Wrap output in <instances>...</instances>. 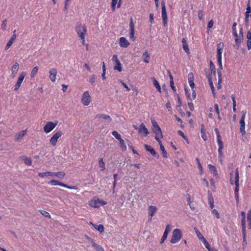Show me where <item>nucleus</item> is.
I'll return each mask as SVG.
<instances>
[{
  "instance_id": "c03bdc74",
  "label": "nucleus",
  "mask_w": 251,
  "mask_h": 251,
  "mask_svg": "<svg viewBox=\"0 0 251 251\" xmlns=\"http://www.w3.org/2000/svg\"><path fill=\"white\" fill-rule=\"evenodd\" d=\"M99 164L100 168H101V170L103 171L105 170V164L103 161L102 158H100L99 160Z\"/></svg>"
},
{
  "instance_id": "a211bd4d",
  "label": "nucleus",
  "mask_w": 251,
  "mask_h": 251,
  "mask_svg": "<svg viewBox=\"0 0 251 251\" xmlns=\"http://www.w3.org/2000/svg\"><path fill=\"white\" fill-rule=\"evenodd\" d=\"M171 226L170 225H167L166 226V228H165V231L164 232V233H163V235L161 239V241H160V243L161 244H162L163 243H164V242L165 241V240L166 239L167 236H168V233L170 232V231H171Z\"/></svg>"
},
{
  "instance_id": "2f4dec72",
  "label": "nucleus",
  "mask_w": 251,
  "mask_h": 251,
  "mask_svg": "<svg viewBox=\"0 0 251 251\" xmlns=\"http://www.w3.org/2000/svg\"><path fill=\"white\" fill-rule=\"evenodd\" d=\"M242 221L241 225L242 228H246V213L244 211L241 212Z\"/></svg>"
},
{
  "instance_id": "412c9836",
  "label": "nucleus",
  "mask_w": 251,
  "mask_h": 251,
  "mask_svg": "<svg viewBox=\"0 0 251 251\" xmlns=\"http://www.w3.org/2000/svg\"><path fill=\"white\" fill-rule=\"evenodd\" d=\"M27 133V130H24L17 134L15 136V140L17 142H20L23 137Z\"/></svg>"
},
{
  "instance_id": "e2e57ef3",
  "label": "nucleus",
  "mask_w": 251,
  "mask_h": 251,
  "mask_svg": "<svg viewBox=\"0 0 251 251\" xmlns=\"http://www.w3.org/2000/svg\"><path fill=\"white\" fill-rule=\"evenodd\" d=\"M213 25V21L212 20H211L209 21L207 25L208 29H210Z\"/></svg>"
},
{
  "instance_id": "052dcab7",
  "label": "nucleus",
  "mask_w": 251,
  "mask_h": 251,
  "mask_svg": "<svg viewBox=\"0 0 251 251\" xmlns=\"http://www.w3.org/2000/svg\"><path fill=\"white\" fill-rule=\"evenodd\" d=\"M249 17H250V15H245V24L246 26H248L249 24Z\"/></svg>"
},
{
  "instance_id": "a19ab883",
  "label": "nucleus",
  "mask_w": 251,
  "mask_h": 251,
  "mask_svg": "<svg viewBox=\"0 0 251 251\" xmlns=\"http://www.w3.org/2000/svg\"><path fill=\"white\" fill-rule=\"evenodd\" d=\"M231 98V99H232V100L233 102V103H232L233 104V111L234 112H236V104L235 96L234 95H232Z\"/></svg>"
},
{
  "instance_id": "4d7b16f0",
  "label": "nucleus",
  "mask_w": 251,
  "mask_h": 251,
  "mask_svg": "<svg viewBox=\"0 0 251 251\" xmlns=\"http://www.w3.org/2000/svg\"><path fill=\"white\" fill-rule=\"evenodd\" d=\"M182 47H183V50L185 51V52L187 54H190V50H189V47H188V46L187 44H185L184 45H182Z\"/></svg>"
},
{
  "instance_id": "864d4df0",
  "label": "nucleus",
  "mask_w": 251,
  "mask_h": 251,
  "mask_svg": "<svg viewBox=\"0 0 251 251\" xmlns=\"http://www.w3.org/2000/svg\"><path fill=\"white\" fill-rule=\"evenodd\" d=\"M218 77H219V80H218V88L221 89V72H218Z\"/></svg>"
},
{
  "instance_id": "7c9ffc66",
  "label": "nucleus",
  "mask_w": 251,
  "mask_h": 251,
  "mask_svg": "<svg viewBox=\"0 0 251 251\" xmlns=\"http://www.w3.org/2000/svg\"><path fill=\"white\" fill-rule=\"evenodd\" d=\"M66 175L64 172H52V176H55L59 178H63Z\"/></svg>"
},
{
  "instance_id": "603ef678",
  "label": "nucleus",
  "mask_w": 251,
  "mask_h": 251,
  "mask_svg": "<svg viewBox=\"0 0 251 251\" xmlns=\"http://www.w3.org/2000/svg\"><path fill=\"white\" fill-rule=\"evenodd\" d=\"M215 131L216 134L217 142H219V141H222V140L221 139L220 134V133H219V131L218 129L217 128H215Z\"/></svg>"
},
{
  "instance_id": "f257e3e1",
  "label": "nucleus",
  "mask_w": 251,
  "mask_h": 251,
  "mask_svg": "<svg viewBox=\"0 0 251 251\" xmlns=\"http://www.w3.org/2000/svg\"><path fill=\"white\" fill-rule=\"evenodd\" d=\"M233 171H232L230 173V183L233 185L234 183L235 187L234 189L235 198L237 203L239 202V176L238 168H237L235 172V179H233Z\"/></svg>"
},
{
  "instance_id": "aec40b11",
  "label": "nucleus",
  "mask_w": 251,
  "mask_h": 251,
  "mask_svg": "<svg viewBox=\"0 0 251 251\" xmlns=\"http://www.w3.org/2000/svg\"><path fill=\"white\" fill-rule=\"evenodd\" d=\"M111 133L112 135L115 137V138H116L119 141L121 146L122 147H123L125 144V141L121 138L120 134H119L117 131H113Z\"/></svg>"
},
{
  "instance_id": "9d476101",
  "label": "nucleus",
  "mask_w": 251,
  "mask_h": 251,
  "mask_svg": "<svg viewBox=\"0 0 251 251\" xmlns=\"http://www.w3.org/2000/svg\"><path fill=\"white\" fill-rule=\"evenodd\" d=\"M26 73L25 72H22L20 73L17 81L14 86V90L17 91L21 87V84L23 82Z\"/></svg>"
},
{
  "instance_id": "473e14b6",
  "label": "nucleus",
  "mask_w": 251,
  "mask_h": 251,
  "mask_svg": "<svg viewBox=\"0 0 251 251\" xmlns=\"http://www.w3.org/2000/svg\"><path fill=\"white\" fill-rule=\"evenodd\" d=\"M152 79H153V84L154 87L156 88V89H157V90L158 92L161 93V87L159 85V82L155 78H153Z\"/></svg>"
},
{
  "instance_id": "69168bd1",
  "label": "nucleus",
  "mask_w": 251,
  "mask_h": 251,
  "mask_svg": "<svg viewBox=\"0 0 251 251\" xmlns=\"http://www.w3.org/2000/svg\"><path fill=\"white\" fill-rule=\"evenodd\" d=\"M13 43V42L12 41H11L9 40L6 44V46L5 47V50H8L11 47V46L12 45Z\"/></svg>"
},
{
  "instance_id": "6ab92c4d",
  "label": "nucleus",
  "mask_w": 251,
  "mask_h": 251,
  "mask_svg": "<svg viewBox=\"0 0 251 251\" xmlns=\"http://www.w3.org/2000/svg\"><path fill=\"white\" fill-rule=\"evenodd\" d=\"M49 77L50 80L54 82L56 80L57 75V70L55 68H51L49 71Z\"/></svg>"
},
{
  "instance_id": "c9c22d12",
  "label": "nucleus",
  "mask_w": 251,
  "mask_h": 251,
  "mask_svg": "<svg viewBox=\"0 0 251 251\" xmlns=\"http://www.w3.org/2000/svg\"><path fill=\"white\" fill-rule=\"evenodd\" d=\"M192 90H193L192 97L191 98L190 95L188 93V92L185 89V92H186L187 97L188 99L191 100H192L195 99L196 98V92L193 89H192Z\"/></svg>"
},
{
  "instance_id": "8fccbe9b",
  "label": "nucleus",
  "mask_w": 251,
  "mask_h": 251,
  "mask_svg": "<svg viewBox=\"0 0 251 251\" xmlns=\"http://www.w3.org/2000/svg\"><path fill=\"white\" fill-rule=\"evenodd\" d=\"M96 77L95 75H91L89 77V82L93 84L95 82Z\"/></svg>"
},
{
  "instance_id": "4c0bfd02",
  "label": "nucleus",
  "mask_w": 251,
  "mask_h": 251,
  "mask_svg": "<svg viewBox=\"0 0 251 251\" xmlns=\"http://www.w3.org/2000/svg\"><path fill=\"white\" fill-rule=\"evenodd\" d=\"M92 246L95 248L97 251H104L103 249L100 245L96 244L93 241L92 243Z\"/></svg>"
},
{
  "instance_id": "20e7f679",
  "label": "nucleus",
  "mask_w": 251,
  "mask_h": 251,
  "mask_svg": "<svg viewBox=\"0 0 251 251\" xmlns=\"http://www.w3.org/2000/svg\"><path fill=\"white\" fill-rule=\"evenodd\" d=\"M224 44L220 42L217 45V58L218 64L219 65L221 70L223 69L222 63V54L224 48Z\"/></svg>"
},
{
  "instance_id": "7ed1b4c3",
  "label": "nucleus",
  "mask_w": 251,
  "mask_h": 251,
  "mask_svg": "<svg viewBox=\"0 0 251 251\" xmlns=\"http://www.w3.org/2000/svg\"><path fill=\"white\" fill-rule=\"evenodd\" d=\"M182 232L180 229L175 228L173 231L172 236L171 239V243L176 244L178 242L182 237Z\"/></svg>"
},
{
  "instance_id": "a878e982",
  "label": "nucleus",
  "mask_w": 251,
  "mask_h": 251,
  "mask_svg": "<svg viewBox=\"0 0 251 251\" xmlns=\"http://www.w3.org/2000/svg\"><path fill=\"white\" fill-rule=\"evenodd\" d=\"M239 39H236V45L239 46V45L242 42L243 40V29L242 27H241L239 30Z\"/></svg>"
},
{
  "instance_id": "0e129e2a",
  "label": "nucleus",
  "mask_w": 251,
  "mask_h": 251,
  "mask_svg": "<svg viewBox=\"0 0 251 251\" xmlns=\"http://www.w3.org/2000/svg\"><path fill=\"white\" fill-rule=\"evenodd\" d=\"M15 32H16V30H15L13 31V34L12 35V37H11V38L10 39V40L12 41L13 42L15 41V40L16 39V38L17 37V35L15 34Z\"/></svg>"
},
{
  "instance_id": "49530a36",
  "label": "nucleus",
  "mask_w": 251,
  "mask_h": 251,
  "mask_svg": "<svg viewBox=\"0 0 251 251\" xmlns=\"http://www.w3.org/2000/svg\"><path fill=\"white\" fill-rule=\"evenodd\" d=\"M160 150H161V151H162L163 156L164 158H167L168 157L167 153V152L165 151L164 147V146L161 147Z\"/></svg>"
},
{
  "instance_id": "3c124183",
  "label": "nucleus",
  "mask_w": 251,
  "mask_h": 251,
  "mask_svg": "<svg viewBox=\"0 0 251 251\" xmlns=\"http://www.w3.org/2000/svg\"><path fill=\"white\" fill-rule=\"evenodd\" d=\"M196 233L199 239L201 241L205 239L204 237L201 235V232L198 230L196 231Z\"/></svg>"
},
{
  "instance_id": "a18cd8bd",
  "label": "nucleus",
  "mask_w": 251,
  "mask_h": 251,
  "mask_svg": "<svg viewBox=\"0 0 251 251\" xmlns=\"http://www.w3.org/2000/svg\"><path fill=\"white\" fill-rule=\"evenodd\" d=\"M120 45L122 47H126V38L125 37H121L120 38Z\"/></svg>"
},
{
  "instance_id": "39448f33",
  "label": "nucleus",
  "mask_w": 251,
  "mask_h": 251,
  "mask_svg": "<svg viewBox=\"0 0 251 251\" xmlns=\"http://www.w3.org/2000/svg\"><path fill=\"white\" fill-rule=\"evenodd\" d=\"M107 202L105 201L100 200L97 197L93 198L89 202L90 206L94 208H98L100 205H104L106 204Z\"/></svg>"
},
{
  "instance_id": "dca6fc26",
  "label": "nucleus",
  "mask_w": 251,
  "mask_h": 251,
  "mask_svg": "<svg viewBox=\"0 0 251 251\" xmlns=\"http://www.w3.org/2000/svg\"><path fill=\"white\" fill-rule=\"evenodd\" d=\"M129 38L132 41H134L135 40V37L134 36V24L133 22V20L132 19H130L129 25Z\"/></svg>"
},
{
  "instance_id": "b1692460",
  "label": "nucleus",
  "mask_w": 251,
  "mask_h": 251,
  "mask_svg": "<svg viewBox=\"0 0 251 251\" xmlns=\"http://www.w3.org/2000/svg\"><path fill=\"white\" fill-rule=\"evenodd\" d=\"M145 148H146V150L149 152H150L152 155L157 157V158L159 157V156L157 155V153L154 149L152 148L151 146L145 144Z\"/></svg>"
},
{
  "instance_id": "e433bc0d",
  "label": "nucleus",
  "mask_w": 251,
  "mask_h": 251,
  "mask_svg": "<svg viewBox=\"0 0 251 251\" xmlns=\"http://www.w3.org/2000/svg\"><path fill=\"white\" fill-rule=\"evenodd\" d=\"M243 235V247H246L247 244V240H246V229L242 228Z\"/></svg>"
},
{
  "instance_id": "4468645a",
  "label": "nucleus",
  "mask_w": 251,
  "mask_h": 251,
  "mask_svg": "<svg viewBox=\"0 0 251 251\" xmlns=\"http://www.w3.org/2000/svg\"><path fill=\"white\" fill-rule=\"evenodd\" d=\"M138 133L141 136L144 137L147 136L149 134V130L148 128L146 127L144 123H141V124H140L138 128Z\"/></svg>"
},
{
  "instance_id": "5701e85b",
  "label": "nucleus",
  "mask_w": 251,
  "mask_h": 251,
  "mask_svg": "<svg viewBox=\"0 0 251 251\" xmlns=\"http://www.w3.org/2000/svg\"><path fill=\"white\" fill-rule=\"evenodd\" d=\"M188 81L192 89H194L195 88V83L194 82V75L193 73H189L188 75Z\"/></svg>"
},
{
  "instance_id": "5fc2aeb1",
  "label": "nucleus",
  "mask_w": 251,
  "mask_h": 251,
  "mask_svg": "<svg viewBox=\"0 0 251 251\" xmlns=\"http://www.w3.org/2000/svg\"><path fill=\"white\" fill-rule=\"evenodd\" d=\"M202 242L205 246V248L208 250L210 248V246L208 242L205 240V239L204 240L202 241Z\"/></svg>"
},
{
  "instance_id": "cd10ccee",
  "label": "nucleus",
  "mask_w": 251,
  "mask_h": 251,
  "mask_svg": "<svg viewBox=\"0 0 251 251\" xmlns=\"http://www.w3.org/2000/svg\"><path fill=\"white\" fill-rule=\"evenodd\" d=\"M201 134L203 140L204 141H206L207 137L205 133V130L203 125H201Z\"/></svg>"
},
{
  "instance_id": "9b49d317",
  "label": "nucleus",
  "mask_w": 251,
  "mask_h": 251,
  "mask_svg": "<svg viewBox=\"0 0 251 251\" xmlns=\"http://www.w3.org/2000/svg\"><path fill=\"white\" fill-rule=\"evenodd\" d=\"M61 131H57L50 139V143L52 146H55L56 144L58 139L63 135Z\"/></svg>"
},
{
  "instance_id": "c85d7f7f",
  "label": "nucleus",
  "mask_w": 251,
  "mask_h": 251,
  "mask_svg": "<svg viewBox=\"0 0 251 251\" xmlns=\"http://www.w3.org/2000/svg\"><path fill=\"white\" fill-rule=\"evenodd\" d=\"M21 159L24 161L25 163L28 166H31L32 164V160L29 158L25 155L22 156Z\"/></svg>"
},
{
  "instance_id": "79ce46f5",
  "label": "nucleus",
  "mask_w": 251,
  "mask_h": 251,
  "mask_svg": "<svg viewBox=\"0 0 251 251\" xmlns=\"http://www.w3.org/2000/svg\"><path fill=\"white\" fill-rule=\"evenodd\" d=\"M251 13V5H250V0L248 1L247 6L246 8V12L245 15H250Z\"/></svg>"
},
{
  "instance_id": "ea45409f",
  "label": "nucleus",
  "mask_w": 251,
  "mask_h": 251,
  "mask_svg": "<svg viewBox=\"0 0 251 251\" xmlns=\"http://www.w3.org/2000/svg\"><path fill=\"white\" fill-rule=\"evenodd\" d=\"M208 81H209V85L210 86V88L211 89L212 93H213V94L214 95V97H215V95H216L215 90V88H214V85H213V82H212V81L211 79V78H209L208 79Z\"/></svg>"
},
{
  "instance_id": "0eeeda50",
  "label": "nucleus",
  "mask_w": 251,
  "mask_h": 251,
  "mask_svg": "<svg viewBox=\"0 0 251 251\" xmlns=\"http://www.w3.org/2000/svg\"><path fill=\"white\" fill-rule=\"evenodd\" d=\"M81 101L82 103L85 106H88L90 104L91 101V97L88 91H86L83 92Z\"/></svg>"
},
{
  "instance_id": "13d9d810",
  "label": "nucleus",
  "mask_w": 251,
  "mask_h": 251,
  "mask_svg": "<svg viewBox=\"0 0 251 251\" xmlns=\"http://www.w3.org/2000/svg\"><path fill=\"white\" fill-rule=\"evenodd\" d=\"M117 3V0H112L111 8L113 10H115Z\"/></svg>"
},
{
  "instance_id": "58836bf2",
  "label": "nucleus",
  "mask_w": 251,
  "mask_h": 251,
  "mask_svg": "<svg viewBox=\"0 0 251 251\" xmlns=\"http://www.w3.org/2000/svg\"><path fill=\"white\" fill-rule=\"evenodd\" d=\"M143 60L145 62L148 63L150 60V56L147 51H145L142 56Z\"/></svg>"
},
{
  "instance_id": "bb28decb",
  "label": "nucleus",
  "mask_w": 251,
  "mask_h": 251,
  "mask_svg": "<svg viewBox=\"0 0 251 251\" xmlns=\"http://www.w3.org/2000/svg\"><path fill=\"white\" fill-rule=\"evenodd\" d=\"M208 168L211 174H212L214 176H218V174L216 168L211 164L208 165Z\"/></svg>"
},
{
  "instance_id": "680f3d73",
  "label": "nucleus",
  "mask_w": 251,
  "mask_h": 251,
  "mask_svg": "<svg viewBox=\"0 0 251 251\" xmlns=\"http://www.w3.org/2000/svg\"><path fill=\"white\" fill-rule=\"evenodd\" d=\"M212 213L216 216V218L217 219H219L220 218V214H219V213H218V211L217 210L213 209L212 210Z\"/></svg>"
},
{
  "instance_id": "1a4fd4ad",
  "label": "nucleus",
  "mask_w": 251,
  "mask_h": 251,
  "mask_svg": "<svg viewBox=\"0 0 251 251\" xmlns=\"http://www.w3.org/2000/svg\"><path fill=\"white\" fill-rule=\"evenodd\" d=\"M152 131L155 134V136H160L162 135V132L158 123L155 120H151Z\"/></svg>"
},
{
  "instance_id": "09e8293b",
  "label": "nucleus",
  "mask_w": 251,
  "mask_h": 251,
  "mask_svg": "<svg viewBox=\"0 0 251 251\" xmlns=\"http://www.w3.org/2000/svg\"><path fill=\"white\" fill-rule=\"evenodd\" d=\"M7 27V21L6 20H4L2 22V24L1 25V28L3 30H5Z\"/></svg>"
},
{
  "instance_id": "4be33fe9",
  "label": "nucleus",
  "mask_w": 251,
  "mask_h": 251,
  "mask_svg": "<svg viewBox=\"0 0 251 251\" xmlns=\"http://www.w3.org/2000/svg\"><path fill=\"white\" fill-rule=\"evenodd\" d=\"M19 69V64L18 62H16L12 67L11 68V76L12 77L16 76V74Z\"/></svg>"
},
{
  "instance_id": "774afa93",
  "label": "nucleus",
  "mask_w": 251,
  "mask_h": 251,
  "mask_svg": "<svg viewBox=\"0 0 251 251\" xmlns=\"http://www.w3.org/2000/svg\"><path fill=\"white\" fill-rule=\"evenodd\" d=\"M247 40H251V31H248L247 33Z\"/></svg>"
},
{
  "instance_id": "6e6552de",
  "label": "nucleus",
  "mask_w": 251,
  "mask_h": 251,
  "mask_svg": "<svg viewBox=\"0 0 251 251\" xmlns=\"http://www.w3.org/2000/svg\"><path fill=\"white\" fill-rule=\"evenodd\" d=\"M162 18L164 26L167 25L168 17L164 1H161Z\"/></svg>"
},
{
  "instance_id": "393cba45",
  "label": "nucleus",
  "mask_w": 251,
  "mask_h": 251,
  "mask_svg": "<svg viewBox=\"0 0 251 251\" xmlns=\"http://www.w3.org/2000/svg\"><path fill=\"white\" fill-rule=\"evenodd\" d=\"M218 146V158H223V154L222 150L223 149V143L222 141H219L217 142Z\"/></svg>"
},
{
  "instance_id": "f704fd0d",
  "label": "nucleus",
  "mask_w": 251,
  "mask_h": 251,
  "mask_svg": "<svg viewBox=\"0 0 251 251\" xmlns=\"http://www.w3.org/2000/svg\"><path fill=\"white\" fill-rule=\"evenodd\" d=\"M38 176L42 177L44 178L46 176H52V172H43V173H38Z\"/></svg>"
},
{
  "instance_id": "ddd939ff",
  "label": "nucleus",
  "mask_w": 251,
  "mask_h": 251,
  "mask_svg": "<svg viewBox=\"0 0 251 251\" xmlns=\"http://www.w3.org/2000/svg\"><path fill=\"white\" fill-rule=\"evenodd\" d=\"M48 183L51 185H54V186L59 185V186H62V187H64L65 188H67L69 189H77V188L75 186H73V187L70 186H68L64 183L59 182L58 180H56L55 179L50 180V181Z\"/></svg>"
},
{
  "instance_id": "c756f323",
  "label": "nucleus",
  "mask_w": 251,
  "mask_h": 251,
  "mask_svg": "<svg viewBox=\"0 0 251 251\" xmlns=\"http://www.w3.org/2000/svg\"><path fill=\"white\" fill-rule=\"evenodd\" d=\"M96 117L98 118H102L103 119L108 121L109 122H111L112 120L111 118L109 115L103 114H98L96 116Z\"/></svg>"
},
{
  "instance_id": "37998d69",
  "label": "nucleus",
  "mask_w": 251,
  "mask_h": 251,
  "mask_svg": "<svg viewBox=\"0 0 251 251\" xmlns=\"http://www.w3.org/2000/svg\"><path fill=\"white\" fill-rule=\"evenodd\" d=\"M38 70V67L37 66L34 67V68H32L30 74V76L31 77H33L35 76Z\"/></svg>"
},
{
  "instance_id": "f3484780",
  "label": "nucleus",
  "mask_w": 251,
  "mask_h": 251,
  "mask_svg": "<svg viewBox=\"0 0 251 251\" xmlns=\"http://www.w3.org/2000/svg\"><path fill=\"white\" fill-rule=\"evenodd\" d=\"M157 211V208L155 206L150 205L148 207V214L150 217L149 221H151L152 217L154 215Z\"/></svg>"
},
{
  "instance_id": "338daca9",
  "label": "nucleus",
  "mask_w": 251,
  "mask_h": 251,
  "mask_svg": "<svg viewBox=\"0 0 251 251\" xmlns=\"http://www.w3.org/2000/svg\"><path fill=\"white\" fill-rule=\"evenodd\" d=\"M166 106L167 108L168 109V110L169 111L171 112V111H172V107H171V103L169 102V101H168V102L166 103Z\"/></svg>"
},
{
  "instance_id": "72a5a7b5",
  "label": "nucleus",
  "mask_w": 251,
  "mask_h": 251,
  "mask_svg": "<svg viewBox=\"0 0 251 251\" xmlns=\"http://www.w3.org/2000/svg\"><path fill=\"white\" fill-rule=\"evenodd\" d=\"M91 224L93 225V226L98 231H99L100 233H102V232H103V231H104V227H103V226L102 225L100 224V225H97L93 224L92 223H91Z\"/></svg>"
},
{
  "instance_id": "2eb2a0df",
  "label": "nucleus",
  "mask_w": 251,
  "mask_h": 251,
  "mask_svg": "<svg viewBox=\"0 0 251 251\" xmlns=\"http://www.w3.org/2000/svg\"><path fill=\"white\" fill-rule=\"evenodd\" d=\"M112 59L113 61L115 63L114 69L119 72H121L122 70V67L121 64L118 58L117 55L116 54L113 55Z\"/></svg>"
},
{
  "instance_id": "bf43d9fd",
  "label": "nucleus",
  "mask_w": 251,
  "mask_h": 251,
  "mask_svg": "<svg viewBox=\"0 0 251 251\" xmlns=\"http://www.w3.org/2000/svg\"><path fill=\"white\" fill-rule=\"evenodd\" d=\"M178 134L181 136L184 139H185L187 141V143H188V139L186 138V136H185L184 133L181 131V130H178Z\"/></svg>"
},
{
  "instance_id": "f03ea898",
  "label": "nucleus",
  "mask_w": 251,
  "mask_h": 251,
  "mask_svg": "<svg viewBox=\"0 0 251 251\" xmlns=\"http://www.w3.org/2000/svg\"><path fill=\"white\" fill-rule=\"evenodd\" d=\"M75 30L78 37H85L87 35V30L85 24L77 22L75 25Z\"/></svg>"
},
{
  "instance_id": "de8ad7c7",
  "label": "nucleus",
  "mask_w": 251,
  "mask_h": 251,
  "mask_svg": "<svg viewBox=\"0 0 251 251\" xmlns=\"http://www.w3.org/2000/svg\"><path fill=\"white\" fill-rule=\"evenodd\" d=\"M163 138V135H161L160 136V135L158 136V137L157 136H155V139L158 141L159 144V146H160V148H161V147L162 146H163L162 143V142L160 140V139Z\"/></svg>"
},
{
  "instance_id": "f8f14e48",
  "label": "nucleus",
  "mask_w": 251,
  "mask_h": 251,
  "mask_svg": "<svg viewBox=\"0 0 251 251\" xmlns=\"http://www.w3.org/2000/svg\"><path fill=\"white\" fill-rule=\"evenodd\" d=\"M57 125V122H48L43 127L44 132L47 133L50 132Z\"/></svg>"
},
{
  "instance_id": "6e6d98bb",
  "label": "nucleus",
  "mask_w": 251,
  "mask_h": 251,
  "mask_svg": "<svg viewBox=\"0 0 251 251\" xmlns=\"http://www.w3.org/2000/svg\"><path fill=\"white\" fill-rule=\"evenodd\" d=\"M41 213L45 217H47V218L50 217V214L47 211H46L44 210H42V211H41Z\"/></svg>"
},
{
  "instance_id": "423d86ee",
  "label": "nucleus",
  "mask_w": 251,
  "mask_h": 251,
  "mask_svg": "<svg viewBox=\"0 0 251 251\" xmlns=\"http://www.w3.org/2000/svg\"><path fill=\"white\" fill-rule=\"evenodd\" d=\"M242 115L240 120V132L241 133L242 136H245L246 134V131L245 130V117L246 112L242 111Z\"/></svg>"
}]
</instances>
